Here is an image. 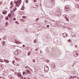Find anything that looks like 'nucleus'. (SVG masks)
I'll list each match as a JSON object with an SVG mask.
<instances>
[{
	"mask_svg": "<svg viewBox=\"0 0 79 79\" xmlns=\"http://www.w3.org/2000/svg\"><path fill=\"white\" fill-rule=\"evenodd\" d=\"M77 34H74V35H73V37H77Z\"/></svg>",
	"mask_w": 79,
	"mask_h": 79,
	"instance_id": "25",
	"label": "nucleus"
},
{
	"mask_svg": "<svg viewBox=\"0 0 79 79\" xmlns=\"http://www.w3.org/2000/svg\"><path fill=\"white\" fill-rule=\"evenodd\" d=\"M64 17L65 18H67V15H63Z\"/></svg>",
	"mask_w": 79,
	"mask_h": 79,
	"instance_id": "11",
	"label": "nucleus"
},
{
	"mask_svg": "<svg viewBox=\"0 0 79 79\" xmlns=\"http://www.w3.org/2000/svg\"><path fill=\"white\" fill-rule=\"evenodd\" d=\"M28 67V66H26V68H27Z\"/></svg>",
	"mask_w": 79,
	"mask_h": 79,
	"instance_id": "47",
	"label": "nucleus"
},
{
	"mask_svg": "<svg viewBox=\"0 0 79 79\" xmlns=\"http://www.w3.org/2000/svg\"><path fill=\"white\" fill-rule=\"evenodd\" d=\"M16 10V8H14L13 9V10H14V11H15Z\"/></svg>",
	"mask_w": 79,
	"mask_h": 79,
	"instance_id": "26",
	"label": "nucleus"
},
{
	"mask_svg": "<svg viewBox=\"0 0 79 79\" xmlns=\"http://www.w3.org/2000/svg\"><path fill=\"white\" fill-rule=\"evenodd\" d=\"M37 42V40H35L34 41V43H35Z\"/></svg>",
	"mask_w": 79,
	"mask_h": 79,
	"instance_id": "21",
	"label": "nucleus"
},
{
	"mask_svg": "<svg viewBox=\"0 0 79 79\" xmlns=\"http://www.w3.org/2000/svg\"><path fill=\"white\" fill-rule=\"evenodd\" d=\"M16 66H18V64H17Z\"/></svg>",
	"mask_w": 79,
	"mask_h": 79,
	"instance_id": "53",
	"label": "nucleus"
},
{
	"mask_svg": "<svg viewBox=\"0 0 79 79\" xmlns=\"http://www.w3.org/2000/svg\"><path fill=\"white\" fill-rule=\"evenodd\" d=\"M73 44L71 43L70 44V47H71L72 46H73Z\"/></svg>",
	"mask_w": 79,
	"mask_h": 79,
	"instance_id": "20",
	"label": "nucleus"
},
{
	"mask_svg": "<svg viewBox=\"0 0 79 79\" xmlns=\"http://www.w3.org/2000/svg\"><path fill=\"white\" fill-rule=\"evenodd\" d=\"M1 39H0V40H1Z\"/></svg>",
	"mask_w": 79,
	"mask_h": 79,
	"instance_id": "51",
	"label": "nucleus"
},
{
	"mask_svg": "<svg viewBox=\"0 0 79 79\" xmlns=\"http://www.w3.org/2000/svg\"><path fill=\"white\" fill-rule=\"evenodd\" d=\"M66 37H68V34H67Z\"/></svg>",
	"mask_w": 79,
	"mask_h": 79,
	"instance_id": "45",
	"label": "nucleus"
},
{
	"mask_svg": "<svg viewBox=\"0 0 79 79\" xmlns=\"http://www.w3.org/2000/svg\"><path fill=\"white\" fill-rule=\"evenodd\" d=\"M4 61H5V62H6V63H9V61H8V60H4Z\"/></svg>",
	"mask_w": 79,
	"mask_h": 79,
	"instance_id": "10",
	"label": "nucleus"
},
{
	"mask_svg": "<svg viewBox=\"0 0 79 79\" xmlns=\"http://www.w3.org/2000/svg\"><path fill=\"white\" fill-rule=\"evenodd\" d=\"M45 23H46V22H45Z\"/></svg>",
	"mask_w": 79,
	"mask_h": 79,
	"instance_id": "57",
	"label": "nucleus"
},
{
	"mask_svg": "<svg viewBox=\"0 0 79 79\" xmlns=\"http://www.w3.org/2000/svg\"><path fill=\"white\" fill-rule=\"evenodd\" d=\"M76 7L77 8H79V6L78 5H77Z\"/></svg>",
	"mask_w": 79,
	"mask_h": 79,
	"instance_id": "13",
	"label": "nucleus"
},
{
	"mask_svg": "<svg viewBox=\"0 0 79 79\" xmlns=\"http://www.w3.org/2000/svg\"><path fill=\"white\" fill-rule=\"evenodd\" d=\"M21 73H18L17 74V75L18 76H20V75H21Z\"/></svg>",
	"mask_w": 79,
	"mask_h": 79,
	"instance_id": "15",
	"label": "nucleus"
},
{
	"mask_svg": "<svg viewBox=\"0 0 79 79\" xmlns=\"http://www.w3.org/2000/svg\"><path fill=\"white\" fill-rule=\"evenodd\" d=\"M2 42H3V43H2L3 44H5V42L3 41H2Z\"/></svg>",
	"mask_w": 79,
	"mask_h": 79,
	"instance_id": "22",
	"label": "nucleus"
},
{
	"mask_svg": "<svg viewBox=\"0 0 79 79\" xmlns=\"http://www.w3.org/2000/svg\"><path fill=\"white\" fill-rule=\"evenodd\" d=\"M24 79H26V77H24Z\"/></svg>",
	"mask_w": 79,
	"mask_h": 79,
	"instance_id": "48",
	"label": "nucleus"
},
{
	"mask_svg": "<svg viewBox=\"0 0 79 79\" xmlns=\"http://www.w3.org/2000/svg\"><path fill=\"white\" fill-rule=\"evenodd\" d=\"M22 18H26V17L25 16H23Z\"/></svg>",
	"mask_w": 79,
	"mask_h": 79,
	"instance_id": "24",
	"label": "nucleus"
},
{
	"mask_svg": "<svg viewBox=\"0 0 79 79\" xmlns=\"http://www.w3.org/2000/svg\"><path fill=\"white\" fill-rule=\"evenodd\" d=\"M67 19H66V20L68 22L69 21V19H68L67 18H66Z\"/></svg>",
	"mask_w": 79,
	"mask_h": 79,
	"instance_id": "29",
	"label": "nucleus"
},
{
	"mask_svg": "<svg viewBox=\"0 0 79 79\" xmlns=\"http://www.w3.org/2000/svg\"><path fill=\"white\" fill-rule=\"evenodd\" d=\"M76 2H78L79 1V0H75Z\"/></svg>",
	"mask_w": 79,
	"mask_h": 79,
	"instance_id": "40",
	"label": "nucleus"
},
{
	"mask_svg": "<svg viewBox=\"0 0 79 79\" xmlns=\"http://www.w3.org/2000/svg\"><path fill=\"white\" fill-rule=\"evenodd\" d=\"M34 2H37V0H34Z\"/></svg>",
	"mask_w": 79,
	"mask_h": 79,
	"instance_id": "44",
	"label": "nucleus"
},
{
	"mask_svg": "<svg viewBox=\"0 0 79 79\" xmlns=\"http://www.w3.org/2000/svg\"><path fill=\"white\" fill-rule=\"evenodd\" d=\"M11 14H9L8 15V17L9 18H10V17H11Z\"/></svg>",
	"mask_w": 79,
	"mask_h": 79,
	"instance_id": "8",
	"label": "nucleus"
},
{
	"mask_svg": "<svg viewBox=\"0 0 79 79\" xmlns=\"http://www.w3.org/2000/svg\"><path fill=\"white\" fill-rule=\"evenodd\" d=\"M6 12H7V11H6Z\"/></svg>",
	"mask_w": 79,
	"mask_h": 79,
	"instance_id": "56",
	"label": "nucleus"
},
{
	"mask_svg": "<svg viewBox=\"0 0 79 79\" xmlns=\"http://www.w3.org/2000/svg\"><path fill=\"white\" fill-rule=\"evenodd\" d=\"M25 74L26 75H27V73H26V72H25Z\"/></svg>",
	"mask_w": 79,
	"mask_h": 79,
	"instance_id": "37",
	"label": "nucleus"
},
{
	"mask_svg": "<svg viewBox=\"0 0 79 79\" xmlns=\"http://www.w3.org/2000/svg\"><path fill=\"white\" fill-rule=\"evenodd\" d=\"M26 3H27V0L26 1Z\"/></svg>",
	"mask_w": 79,
	"mask_h": 79,
	"instance_id": "46",
	"label": "nucleus"
},
{
	"mask_svg": "<svg viewBox=\"0 0 79 79\" xmlns=\"http://www.w3.org/2000/svg\"><path fill=\"white\" fill-rule=\"evenodd\" d=\"M23 75H24V74H25V72H23Z\"/></svg>",
	"mask_w": 79,
	"mask_h": 79,
	"instance_id": "33",
	"label": "nucleus"
},
{
	"mask_svg": "<svg viewBox=\"0 0 79 79\" xmlns=\"http://www.w3.org/2000/svg\"><path fill=\"white\" fill-rule=\"evenodd\" d=\"M37 20H38V19H39V18H37Z\"/></svg>",
	"mask_w": 79,
	"mask_h": 79,
	"instance_id": "50",
	"label": "nucleus"
},
{
	"mask_svg": "<svg viewBox=\"0 0 79 79\" xmlns=\"http://www.w3.org/2000/svg\"><path fill=\"white\" fill-rule=\"evenodd\" d=\"M27 73L28 74H29L30 73V71L27 70Z\"/></svg>",
	"mask_w": 79,
	"mask_h": 79,
	"instance_id": "17",
	"label": "nucleus"
},
{
	"mask_svg": "<svg viewBox=\"0 0 79 79\" xmlns=\"http://www.w3.org/2000/svg\"><path fill=\"white\" fill-rule=\"evenodd\" d=\"M33 62H35V59H33Z\"/></svg>",
	"mask_w": 79,
	"mask_h": 79,
	"instance_id": "27",
	"label": "nucleus"
},
{
	"mask_svg": "<svg viewBox=\"0 0 79 79\" xmlns=\"http://www.w3.org/2000/svg\"><path fill=\"white\" fill-rule=\"evenodd\" d=\"M18 66H19V64H18Z\"/></svg>",
	"mask_w": 79,
	"mask_h": 79,
	"instance_id": "52",
	"label": "nucleus"
},
{
	"mask_svg": "<svg viewBox=\"0 0 79 79\" xmlns=\"http://www.w3.org/2000/svg\"><path fill=\"white\" fill-rule=\"evenodd\" d=\"M15 60H13L12 61V63L14 64V63H15Z\"/></svg>",
	"mask_w": 79,
	"mask_h": 79,
	"instance_id": "28",
	"label": "nucleus"
},
{
	"mask_svg": "<svg viewBox=\"0 0 79 79\" xmlns=\"http://www.w3.org/2000/svg\"><path fill=\"white\" fill-rule=\"evenodd\" d=\"M13 2L12 1H11L10 4V5H13Z\"/></svg>",
	"mask_w": 79,
	"mask_h": 79,
	"instance_id": "19",
	"label": "nucleus"
},
{
	"mask_svg": "<svg viewBox=\"0 0 79 79\" xmlns=\"http://www.w3.org/2000/svg\"><path fill=\"white\" fill-rule=\"evenodd\" d=\"M28 79H31L30 78H28Z\"/></svg>",
	"mask_w": 79,
	"mask_h": 79,
	"instance_id": "54",
	"label": "nucleus"
},
{
	"mask_svg": "<svg viewBox=\"0 0 79 79\" xmlns=\"http://www.w3.org/2000/svg\"><path fill=\"white\" fill-rule=\"evenodd\" d=\"M5 19L6 20H9V19L8 18V17H6Z\"/></svg>",
	"mask_w": 79,
	"mask_h": 79,
	"instance_id": "14",
	"label": "nucleus"
},
{
	"mask_svg": "<svg viewBox=\"0 0 79 79\" xmlns=\"http://www.w3.org/2000/svg\"><path fill=\"white\" fill-rule=\"evenodd\" d=\"M69 79H73V78H72V77H69Z\"/></svg>",
	"mask_w": 79,
	"mask_h": 79,
	"instance_id": "39",
	"label": "nucleus"
},
{
	"mask_svg": "<svg viewBox=\"0 0 79 79\" xmlns=\"http://www.w3.org/2000/svg\"><path fill=\"white\" fill-rule=\"evenodd\" d=\"M15 23L17 24H19V23H18V22L17 21H15Z\"/></svg>",
	"mask_w": 79,
	"mask_h": 79,
	"instance_id": "23",
	"label": "nucleus"
},
{
	"mask_svg": "<svg viewBox=\"0 0 79 79\" xmlns=\"http://www.w3.org/2000/svg\"><path fill=\"white\" fill-rule=\"evenodd\" d=\"M10 13H14V12H13V10H10Z\"/></svg>",
	"mask_w": 79,
	"mask_h": 79,
	"instance_id": "30",
	"label": "nucleus"
},
{
	"mask_svg": "<svg viewBox=\"0 0 79 79\" xmlns=\"http://www.w3.org/2000/svg\"><path fill=\"white\" fill-rule=\"evenodd\" d=\"M31 52H28V56H29L30 55V54H31Z\"/></svg>",
	"mask_w": 79,
	"mask_h": 79,
	"instance_id": "9",
	"label": "nucleus"
},
{
	"mask_svg": "<svg viewBox=\"0 0 79 79\" xmlns=\"http://www.w3.org/2000/svg\"><path fill=\"white\" fill-rule=\"evenodd\" d=\"M23 47H25V45H23Z\"/></svg>",
	"mask_w": 79,
	"mask_h": 79,
	"instance_id": "38",
	"label": "nucleus"
},
{
	"mask_svg": "<svg viewBox=\"0 0 79 79\" xmlns=\"http://www.w3.org/2000/svg\"><path fill=\"white\" fill-rule=\"evenodd\" d=\"M2 13L3 15H6V12H2Z\"/></svg>",
	"mask_w": 79,
	"mask_h": 79,
	"instance_id": "16",
	"label": "nucleus"
},
{
	"mask_svg": "<svg viewBox=\"0 0 79 79\" xmlns=\"http://www.w3.org/2000/svg\"><path fill=\"white\" fill-rule=\"evenodd\" d=\"M19 77H20V78L21 79H23V78L24 77L23 76V75H21V74L20 76Z\"/></svg>",
	"mask_w": 79,
	"mask_h": 79,
	"instance_id": "7",
	"label": "nucleus"
},
{
	"mask_svg": "<svg viewBox=\"0 0 79 79\" xmlns=\"http://www.w3.org/2000/svg\"><path fill=\"white\" fill-rule=\"evenodd\" d=\"M68 42H71V40H68Z\"/></svg>",
	"mask_w": 79,
	"mask_h": 79,
	"instance_id": "32",
	"label": "nucleus"
},
{
	"mask_svg": "<svg viewBox=\"0 0 79 79\" xmlns=\"http://www.w3.org/2000/svg\"><path fill=\"white\" fill-rule=\"evenodd\" d=\"M11 15H14V12L11 13Z\"/></svg>",
	"mask_w": 79,
	"mask_h": 79,
	"instance_id": "34",
	"label": "nucleus"
},
{
	"mask_svg": "<svg viewBox=\"0 0 79 79\" xmlns=\"http://www.w3.org/2000/svg\"><path fill=\"white\" fill-rule=\"evenodd\" d=\"M64 10L65 11H69V6H65Z\"/></svg>",
	"mask_w": 79,
	"mask_h": 79,
	"instance_id": "3",
	"label": "nucleus"
},
{
	"mask_svg": "<svg viewBox=\"0 0 79 79\" xmlns=\"http://www.w3.org/2000/svg\"><path fill=\"white\" fill-rule=\"evenodd\" d=\"M15 55H18L19 54L18 53V50H16L15 52Z\"/></svg>",
	"mask_w": 79,
	"mask_h": 79,
	"instance_id": "5",
	"label": "nucleus"
},
{
	"mask_svg": "<svg viewBox=\"0 0 79 79\" xmlns=\"http://www.w3.org/2000/svg\"><path fill=\"white\" fill-rule=\"evenodd\" d=\"M46 51H47H47H48V48H46Z\"/></svg>",
	"mask_w": 79,
	"mask_h": 79,
	"instance_id": "36",
	"label": "nucleus"
},
{
	"mask_svg": "<svg viewBox=\"0 0 79 79\" xmlns=\"http://www.w3.org/2000/svg\"><path fill=\"white\" fill-rule=\"evenodd\" d=\"M11 79H14V77H11Z\"/></svg>",
	"mask_w": 79,
	"mask_h": 79,
	"instance_id": "41",
	"label": "nucleus"
},
{
	"mask_svg": "<svg viewBox=\"0 0 79 79\" xmlns=\"http://www.w3.org/2000/svg\"><path fill=\"white\" fill-rule=\"evenodd\" d=\"M9 77L10 79H11V75H9Z\"/></svg>",
	"mask_w": 79,
	"mask_h": 79,
	"instance_id": "18",
	"label": "nucleus"
},
{
	"mask_svg": "<svg viewBox=\"0 0 79 79\" xmlns=\"http://www.w3.org/2000/svg\"><path fill=\"white\" fill-rule=\"evenodd\" d=\"M77 77H73V79H77Z\"/></svg>",
	"mask_w": 79,
	"mask_h": 79,
	"instance_id": "12",
	"label": "nucleus"
},
{
	"mask_svg": "<svg viewBox=\"0 0 79 79\" xmlns=\"http://www.w3.org/2000/svg\"><path fill=\"white\" fill-rule=\"evenodd\" d=\"M67 35V34L66 33H64L62 34V36L64 37H66Z\"/></svg>",
	"mask_w": 79,
	"mask_h": 79,
	"instance_id": "4",
	"label": "nucleus"
},
{
	"mask_svg": "<svg viewBox=\"0 0 79 79\" xmlns=\"http://www.w3.org/2000/svg\"><path fill=\"white\" fill-rule=\"evenodd\" d=\"M18 54H21V52L20 50H18Z\"/></svg>",
	"mask_w": 79,
	"mask_h": 79,
	"instance_id": "6",
	"label": "nucleus"
},
{
	"mask_svg": "<svg viewBox=\"0 0 79 79\" xmlns=\"http://www.w3.org/2000/svg\"><path fill=\"white\" fill-rule=\"evenodd\" d=\"M6 25H7V24H8V23L7 22H6Z\"/></svg>",
	"mask_w": 79,
	"mask_h": 79,
	"instance_id": "42",
	"label": "nucleus"
},
{
	"mask_svg": "<svg viewBox=\"0 0 79 79\" xmlns=\"http://www.w3.org/2000/svg\"><path fill=\"white\" fill-rule=\"evenodd\" d=\"M13 19L14 21H16V18H14Z\"/></svg>",
	"mask_w": 79,
	"mask_h": 79,
	"instance_id": "31",
	"label": "nucleus"
},
{
	"mask_svg": "<svg viewBox=\"0 0 79 79\" xmlns=\"http://www.w3.org/2000/svg\"><path fill=\"white\" fill-rule=\"evenodd\" d=\"M1 62H3V61H2H2H1Z\"/></svg>",
	"mask_w": 79,
	"mask_h": 79,
	"instance_id": "55",
	"label": "nucleus"
},
{
	"mask_svg": "<svg viewBox=\"0 0 79 79\" xmlns=\"http://www.w3.org/2000/svg\"><path fill=\"white\" fill-rule=\"evenodd\" d=\"M71 36H72V37H74V35H71Z\"/></svg>",
	"mask_w": 79,
	"mask_h": 79,
	"instance_id": "43",
	"label": "nucleus"
},
{
	"mask_svg": "<svg viewBox=\"0 0 79 79\" xmlns=\"http://www.w3.org/2000/svg\"><path fill=\"white\" fill-rule=\"evenodd\" d=\"M44 71L47 73V72H48V67L46 65L44 66Z\"/></svg>",
	"mask_w": 79,
	"mask_h": 79,
	"instance_id": "2",
	"label": "nucleus"
},
{
	"mask_svg": "<svg viewBox=\"0 0 79 79\" xmlns=\"http://www.w3.org/2000/svg\"><path fill=\"white\" fill-rule=\"evenodd\" d=\"M49 25H48L47 26V27H49Z\"/></svg>",
	"mask_w": 79,
	"mask_h": 79,
	"instance_id": "35",
	"label": "nucleus"
},
{
	"mask_svg": "<svg viewBox=\"0 0 79 79\" xmlns=\"http://www.w3.org/2000/svg\"><path fill=\"white\" fill-rule=\"evenodd\" d=\"M22 0H18V1L15 2V5L17 7H19V5H21Z\"/></svg>",
	"mask_w": 79,
	"mask_h": 79,
	"instance_id": "1",
	"label": "nucleus"
},
{
	"mask_svg": "<svg viewBox=\"0 0 79 79\" xmlns=\"http://www.w3.org/2000/svg\"><path fill=\"white\" fill-rule=\"evenodd\" d=\"M35 50L36 51H37V49H35Z\"/></svg>",
	"mask_w": 79,
	"mask_h": 79,
	"instance_id": "49",
	"label": "nucleus"
}]
</instances>
